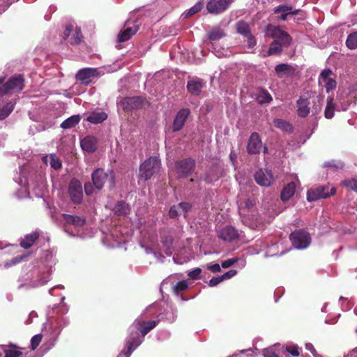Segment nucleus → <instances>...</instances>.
I'll use <instances>...</instances> for the list:
<instances>
[{"label":"nucleus","mask_w":357,"mask_h":357,"mask_svg":"<svg viewBox=\"0 0 357 357\" xmlns=\"http://www.w3.org/2000/svg\"><path fill=\"white\" fill-rule=\"evenodd\" d=\"M239 211L240 215H241L242 218L243 223L249 227L250 228L253 229L255 227V225L248 221V219L244 213V209L243 208V206H239Z\"/></svg>","instance_id":"obj_47"},{"label":"nucleus","mask_w":357,"mask_h":357,"mask_svg":"<svg viewBox=\"0 0 357 357\" xmlns=\"http://www.w3.org/2000/svg\"><path fill=\"white\" fill-rule=\"evenodd\" d=\"M130 24L131 22L129 20L126 22L124 29L118 36L119 42L122 43L128 40L138 31V25L133 24L131 26Z\"/></svg>","instance_id":"obj_18"},{"label":"nucleus","mask_w":357,"mask_h":357,"mask_svg":"<svg viewBox=\"0 0 357 357\" xmlns=\"http://www.w3.org/2000/svg\"><path fill=\"white\" fill-rule=\"evenodd\" d=\"M290 240L294 248L303 250L307 248L311 243L309 233L303 230H296L290 235Z\"/></svg>","instance_id":"obj_6"},{"label":"nucleus","mask_w":357,"mask_h":357,"mask_svg":"<svg viewBox=\"0 0 357 357\" xmlns=\"http://www.w3.org/2000/svg\"><path fill=\"white\" fill-rule=\"evenodd\" d=\"M102 75V73H101L98 68H85L80 69L77 72L76 78L82 84L87 85L100 77Z\"/></svg>","instance_id":"obj_8"},{"label":"nucleus","mask_w":357,"mask_h":357,"mask_svg":"<svg viewBox=\"0 0 357 357\" xmlns=\"http://www.w3.org/2000/svg\"><path fill=\"white\" fill-rule=\"evenodd\" d=\"M215 54L218 57L227 56L228 55V51L227 50H223L222 51L217 50L215 48L214 49Z\"/></svg>","instance_id":"obj_62"},{"label":"nucleus","mask_w":357,"mask_h":357,"mask_svg":"<svg viewBox=\"0 0 357 357\" xmlns=\"http://www.w3.org/2000/svg\"><path fill=\"white\" fill-rule=\"evenodd\" d=\"M328 186H320L316 188L310 189L307 193V199L309 202L316 201L319 199L326 198L335 193V189L331 188L330 192Z\"/></svg>","instance_id":"obj_11"},{"label":"nucleus","mask_w":357,"mask_h":357,"mask_svg":"<svg viewBox=\"0 0 357 357\" xmlns=\"http://www.w3.org/2000/svg\"><path fill=\"white\" fill-rule=\"evenodd\" d=\"M42 338H43V337H42V335H40V334H37L31 338V349L33 350L36 349L38 347L39 344L41 342Z\"/></svg>","instance_id":"obj_49"},{"label":"nucleus","mask_w":357,"mask_h":357,"mask_svg":"<svg viewBox=\"0 0 357 357\" xmlns=\"http://www.w3.org/2000/svg\"><path fill=\"white\" fill-rule=\"evenodd\" d=\"M274 13H281L280 19L282 21H285L287 19V16L289 15H296L300 12L299 9L293 10V7L289 4H282L276 6L274 10Z\"/></svg>","instance_id":"obj_21"},{"label":"nucleus","mask_w":357,"mask_h":357,"mask_svg":"<svg viewBox=\"0 0 357 357\" xmlns=\"http://www.w3.org/2000/svg\"><path fill=\"white\" fill-rule=\"evenodd\" d=\"M195 169V161L190 158L178 161L176 164V172L180 177H186Z\"/></svg>","instance_id":"obj_15"},{"label":"nucleus","mask_w":357,"mask_h":357,"mask_svg":"<svg viewBox=\"0 0 357 357\" xmlns=\"http://www.w3.org/2000/svg\"><path fill=\"white\" fill-rule=\"evenodd\" d=\"M62 218L66 224V231H68L71 227L75 228V232H72V236H77L83 238L91 236V234L85 232L86 220L84 218L65 213L62 214Z\"/></svg>","instance_id":"obj_2"},{"label":"nucleus","mask_w":357,"mask_h":357,"mask_svg":"<svg viewBox=\"0 0 357 357\" xmlns=\"http://www.w3.org/2000/svg\"><path fill=\"white\" fill-rule=\"evenodd\" d=\"M190 114V111L188 109H181L178 112L173 123V130L178 131L184 126V123Z\"/></svg>","instance_id":"obj_22"},{"label":"nucleus","mask_w":357,"mask_h":357,"mask_svg":"<svg viewBox=\"0 0 357 357\" xmlns=\"http://www.w3.org/2000/svg\"><path fill=\"white\" fill-rule=\"evenodd\" d=\"M160 168V161L157 157H150L139 167V178L145 181L151 178L158 173Z\"/></svg>","instance_id":"obj_3"},{"label":"nucleus","mask_w":357,"mask_h":357,"mask_svg":"<svg viewBox=\"0 0 357 357\" xmlns=\"http://www.w3.org/2000/svg\"><path fill=\"white\" fill-rule=\"evenodd\" d=\"M143 100L140 97H130L125 98L123 104L126 109H134L142 105Z\"/></svg>","instance_id":"obj_30"},{"label":"nucleus","mask_w":357,"mask_h":357,"mask_svg":"<svg viewBox=\"0 0 357 357\" xmlns=\"http://www.w3.org/2000/svg\"><path fill=\"white\" fill-rule=\"evenodd\" d=\"M114 213L118 215L127 214L130 211V208L124 202H118L114 208Z\"/></svg>","instance_id":"obj_39"},{"label":"nucleus","mask_w":357,"mask_h":357,"mask_svg":"<svg viewBox=\"0 0 357 357\" xmlns=\"http://www.w3.org/2000/svg\"><path fill=\"white\" fill-rule=\"evenodd\" d=\"M237 273V271L236 270H230L227 272H226L225 273H224L223 275H221L223 281L225 280H228V279H230L231 278H233L234 276H235Z\"/></svg>","instance_id":"obj_54"},{"label":"nucleus","mask_w":357,"mask_h":357,"mask_svg":"<svg viewBox=\"0 0 357 357\" xmlns=\"http://www.w3.org/2000/svg\"><path fill=\"white\" fill-rule=\"evenodd\" d=\"M264 357H279L272 350H269V349L264 351Z\"/></svg>","instance_id":"obj_63"},{"label":"nucleus","mask_w":357,"mask_h":357,"mask_svg":"<svg viewBox=\"0 0 357 357\" xmlns=\"http://www.w3.org/2000/svg\"><path fill=\"white\" fill-rule=\"evenodd\" d=\"M262 149V142L259 135L257 132L251 134L248 140L247 149L249 153L257 154L259 153Z\"/></svg>","instance_id":"obj_19"},{"label":"nucleus","mask_w":357,"mask_h":357,"mask_svg":"<svg viewBox=\"0 0 357 357\" xmlns=\"http://www.w3.org/2000/svg\"><path fill=\"white\" fill-rule=\"evenodd\" d=\"M296 190L295 183L294 182L287 184L281 192V199L283 201L289 200L294 194Z\"/></svg>","instance_id":"obj_34"},{"label":"nucleus","mask_w":357,"mask_h":357,"mask_svg":"<svg viewBox=\"0 0 357 357\" xmlns=\"http://www.w3.org/2000/svg\"><path fill=\"white\" fill-rule=\"evenodd\" d=\"M204 6L203 0L198 1L195 6L191 7L185 13V17H190L198 12H199Z\"/></svg>","instance_id":"obj_45"},{"label":"nucleus","mask_w":357,"mask_h":357,"mask_svg":"<svg viewBox=\"0 0 357 357\" xmlns=\"http://www.w3.org/2000/svg\"><path fill=\"white\" fill-rule=\"evenodd\" d=\"M286 351L293 356H298L300 354L298 346L292 345L286 348Z\"/></svg>","instance_id":"obj_52"},{"label":"nucleus","mask_w":357,"mask_h":357,"mask_svg":"<svg viewBox=\"0 0 357 357\" xmlns=\"http://www.w3.org/2000/svg\"><path fill=\"white\" fill-rule=\"evenodd\" d=\"M256 182L261 185L270 186L273 181V177L271 171L268 169H259L255 175Z\"/></svg>","instance_id":"obj_17"},{"label":"nucleus","mask_w":357,"mask_h":357,"mask_svg":"<svg viewBox=\"0 0 357 357\" xmlns=\"http://www.w3.org/2000/svg\"><path fill=\"white\" fill-rule=\"evenodd\" d=\"M97 139L93 136H87L82 139L80 144L84 151L93 153L97 149Z\"/></svg>","instance_id":"obj_25"},{"label":"nucleus","mask_w":357,"mask_h":357,"mask_svg":"<svg viewBox=\"0 0 357 357\" xmlns=\"http://www.w3.org/2000/svg\"><path fill=\"white\" fill-rule=\"evenodd\" d=\"M208 36L210 40L215 41L224 37L225 33L221 29L215 27L208 32Z\"/></svg>","instance_id":"obj_38"},{"label":"nucleus","mask_w":357,"mask_h":357,"mask_svg":"<svg viewBox=\"0 0 357 357\" xmlns=\"http://www.w3.org/2000/svg\"><path fill=\"white\" fill-rule=\"evenodd\" d=\"M257 100L259 103H266L271 102L272 97L268 92L261 90L258 93Z\"/></svg>","instance_id":"obj_43"},{"label":"nucleus","mask_w":357,"mask_h":357,"mask_svg":"<svg viewBox=\"0 0 357 357\" xmlns=\"http://www.w3.org/2000/svg\"><path fill=\"white\" fill-rule=\"evenodd\" d=\"M188 287V283L185 280L179 281L174 287V291L176 294H178L181 291L187 289Z\"/></svg>","instance_id":"obj_46"},{"label":"nucleus","mask_w":357,"mask_h":357,"mask_svg":"<svg viewBox=\"0 0 357 357\" xmlns=\"http://www.w3.org/2000/svg\"><path fill=\"white\" fill-rule=\"evenodd\" d=\"M327 101L328 102L325 109V116L326 119H331L334 116V111L336 109V106L335 107L332 98H328Z\"/></svg>","instance_id":"obj_42"},{"label":"nucleus","mask_w":357,"mask_h":357,"mask_svg":"<svg viewBox=\"0 0 357 357\" xmlns=\"http://www.w3.org/2000/svg\"><path fill=\"white\" fill-rule=\"evenodd\" d=\"M222 281H223V280L221 276L213 278L212 279H211L209 280L208 285L210 287H215L216 285H218Z\"/></svg>","instance_id":"obj_55"},{"label":"nucleus","mask_w":357,"mask_h":357,"mask_svg":"<svg viewBox=\"0 0 357 357\" xmlns=\"http://www.w3.org/2000/svg\"><path fill=\"white\" fill-rule=\"evenodd\" d=\"M68 192L72 202L74 204H80L83 199L82 185L79 181L73 179L68 188Z\"/></svg>","instance_id":"obj_13"},{"label":"nucleus","mask_w":357,"mask_h":357,"mask_svg":"<svg viewBox=\"0 0 357 357\" xmlns=\"http://www.w3.org/2000/svg\"><path fill=\"white\" fill-rule=\"evenodd\" d=\"M158 322L155 321H143L136 319L130 327V333L132 331L138 333L137 331H140L142 337L139 336V337L143 340L144 337L153 329L156 326Z\"/></svg>","instance_id":"obj_12"},{"label":"nucleus","mask_w":357,"mask_h":357,"mask_svg":"<svg viewBox=\"0 0 357 357\" xmlns=\"http://www.w3.org/2000/svg\"><path fill=\"white\" fill-rule=\"evenodd\" d=\"M117 231H119V229L116 228L112 234H107L102 239L104 244L107 247L111 248L119 246L121 242L123 241L124 240L122 238L121 236L114 234V232L116 233Z\"/></svg>","instance_id":"obj_24"},{"label":"nucleus","mask_w":357,"mask_h":357,"mask_svg":"<svg viewBox=\"0 0 357 357\" xmlns=\"http://www.w3.org/2000/svg\"><path fill=\"white\" fill-rule=\"evenodd\" d=\"M275 73L280 77L290 76L294 73L295 69L292 66L287 63L277 65L275 68Z\"/></svg>","instance_id":"obj_29"},{"label":"nucleus","mask_w":357,"mask_h":357,"mask_svg":"<svg viewBox=\"0 0 357 357\" xmlns=\"http://www.w3.org/2000/svg\"><path fill=\"white\" fill-rule=\"evenodd\" d=\"M204 83L199 79L190 80L187 85L188 91L195 95H198L201 92Z\"/></svg>","instance_id":"obj_32"},{"label":"nucleus","mask_w":357,"mask_h":357,"mask_svg":"<svg viewBox=\"0 0 357 357\" xmlns=\"http://www.w3.org/2000/svg\"><path fill=\"white\" fill-rule=\"evenodd\" d=\"M236 28L237 31L241 35L244 36V37L250 36V30L247 23L244 22H239L236 25Z\"/></svg>","instance_id":"obj_44"},{"label":"nucleus","mask_w":357,"mask_h":357,"mask_svg":"<svg viewBox=\"0 0 357 357\" xmlns=\"http://www.w3.org/2000/svg\"><path fill=\"white\" fill-rule=\"evenodd\" d=\"M238 261V258H231L229 259H227L222 263V267L224 268H227L232 265H234L235 263Z\"/></svg>","instance_id":"obj_53"},{"label":"nucleus","mask_w":357,"mask_h":357,"mask_svg":"<svg viewBox=\"0 0 357 357\" xmlns=\"http://www.w3.org/2000/svg\"><path fill=\"white\" fill-rule=\"evenodd\" d=\"M191 206L188 202H181L178 205L172 206L169 211V215L171 218H175L177 216L185 213L190 209Z\"/></svg>","instance_id":"obj_23"},{"label":"nucleus","mask_w":357,"mask_h":357,"mask_svg":"<svg viewBox=\"0 0 357 357\" xmlns=\"http://www.w3.org/2000/svg\"><path fill=\"white\" fill-rule=\"evenodd\" d=\"M219 177V175L218 173L213 172V171H211L209 174H206V176L204 178V180L208 183H212L214 181H216Z\"/></svg>","instance_id":"obj_50"},{"label":"nucleus","mask_w":357,"mask_h":357,"mask_svg":"<svg viewBox=\"0 0 357 357\" xmlns=\"http://www.w3.org/2000/svg\"><path fill=\"white\" fill-rule=\"evenodd\" d=\"M22 258H23V257H17L13 258L12 259L11 262H6L5 264V267L8 268L13 264H16L19 263L22 259Z\"/></svg>","instance_id":"obj_59"},{"label":"nucleus","mask_w":357,"mask_h":357,"mask_svg":"<svg viewBox=\"0 0 357 357\" xmlns=\"http://www.w3.org/2000/svg\"><path fill=\"white\" fill-rule=\"evenodd\" d=\"M22 349L14 344L0 345V357H20Z\"/></svg>","instance_id":"obj_20"},{"label":"nucleus","mask_w":357,"mask_h":357,"mask_svg":"<svg viewBox=\"0 0 357 357\" xmlns=\"http://www.w3.org/2000/svg\"><path fill=\"white\" fill-rule=\"evenodd\" d=\"M79 115H73L65 120L61 127L63 129H68L75 127L80 121Z\"/></svg>","instance_id":"obj_36"},{"label":"nucleus","mask_w":357,"mask_h":357,"mask_svg":"<svg viewBox=\"0 0 357 357\" xmlns=\"http://www.w3.org/2000/svg\"><path fill=\"white\" fill-rule=\"evenodd\" d=\"M43 160L46 165L50 164L51 167L55 170H58L61 168V161L54 154H50L44 156L43 158Z\"/></svg>","instance_id":"obj_31"},{"label":"nucleus","mask_w":357,"mask_h":357,"mask_svg":"<svg viewBox=\"0 0 357 357\" xmlns=\"http://www.w3.org/2000/svg\"><path fill=\"white\" fill-rule=\"evenodd\" d=\"M346 45L349 50L357 48V31L352 32L347 36Z\"/></svg>","instance_id":"obj_40"},{"label":"nucleus","mask_w":357,"mask_h":357,"mask_svg":"<svg viewBox=\"0 0 357 357\" xmlns=\"http://www.w3.org/2000/svg\"><path fill=\"white\" fill-rule=\"evenodd\" d=\"M38 237V234L37 232H32L31 234H27L24 238L22 239L20 245L24 248H29Z\"/></svg>","instance_id":"obj_35"},{"label":"nucleus","mask_w":357,"mask_h":357,"mask_svg":"<svg viewBox=\"0 0 357 357\" xmlns=\"http://www.w3.org/2000/svg\"><path fill=\"white\" fill-rule=\"evenodd\" d=\"M265 32L267 36L274 38V40H278L284 46H289L291 43L292 38L290 35L278 26L269 24Z\"/></svg>","instance_id":"obj_4"},{"label":"nucleus","mask_w":357,"mask_h":357,"mask_svg":"<svg viewBox=\"0 0 357 357\" xmlns=\"http://www.w3.org/2000/svg\"><path fill=\"white\" fill-rule=\"evenodd\" d=\"M344 357H357V347L350 351Z\"/></svg>","instance_id":"obj_64"},{"label":"nucleus","mask_w":357,"mask_h":357,"mask_svg":"<svg viewBox=\"0 0 357 357\" xmlns=\"http://www.w3.org/2000/svg\"><path fill=\"white\" fill-rule=\"evenodd\" d=\"M91 176L93 185L98 190H101L107 181H109L110 188L114 185V174L112 171L106 173L103 169H98L93 172Z\"/></svg>","instance_id":"obj_5"},{"label":"nucleus","mask_w":357,"mask_h":357,"mask_svg":"<svg viewBox=\"0 0 357 357\" xmlns=\"http://www.w3.org/2000/svg\"><path fill=\"white\" fill-rule=\"evenodd\" d=\"M245 38H247L248 45L250 47H253L256 45L255 39L254 38L251 33L250 34V36H245Z\"/></svg>","instance_id":"obj_60"},{"label":"nucleus","mask_w":357,"mask_h":357,"mask_svg":"<svg viewBox=\"0 0 357 357\" xmlns=\"http://www.w3.org/2000/svg\"><path fill=\"white\" fill-rule=\"evenodd\" d=\"M343 184L349 189L357 191V179L351 178L343 181Z\"/></svg>","instance_id":"obj_48"},{"label":"nucleus","mask_w":357,"mask_h":357,"mask_svg":"<svg viewBox=\"0 0 357 357\" xmlns=\"http://www.w3.org/2000/svg\"><path fill=\"white\" fill-rule=\"evenodd\" d=\"M85 192L87 195H91L93 192V185L90 183H86L84 185Z\"/></svg>","instance_id":"obj_61"},{"label":"nucleus","mask_w":357,"mask_h":357,"mask_svg":"<svg viewBox=\"0 0 357 357\" xmlns=\"http://www.w3.org/2000/svg\"><path fill=\"white\" fill-rule=\"evenodd\" d=\"M234 0H209L206 9L211 14H220L226 10Z\"/></svg>","instance_id":"obj_14"},{"label":"nucleus","mask_w":357,"mask_h":357,"mask_svg":"<svg viewBox=\"0 0 357 357\" xmlns=\"http://www.w3.org/2000/svg\"><path fill=\"white\" fill-rule=\"evenodd\" d=\"M72 35L70 38L71 43L77 44L81 41L82 33L80 28H79L75 22L70 23L63 32V38L66 39Z\"/></svg>","instance_id":"obj_16"},{"label":"nucleus","mask_w":357,"mask_h":357,"mask_svg":"<svg viewBox=\"0 0 357 357\" xmlns=\"http://www.w3.org/2000/svg\"><path fill=\"white\" fill-rule=\"evenodd\" d=\"M50 280V275L45 274L38 281L37 286H42L46 284Z\"/></svg>","instance_id":"obj_56"},{"label":"nucleus","mask_w":357,"mask_h":357,"mask_svg":"<svg viewBox=\"0 0 357 357\" xmlns=\"http://www.w3.org/2000/svg\"><path fill=\"white\" fill-rule=\"evenodd\" d=\"M218 236L227 241H231L238 236L236 230L232 227H226L218 231Z\"/></svg>","instance_id":"obj_26"},{"label":"nucleus","mask_w":357,"mask_h":357,"mask_svg":"<svg viewBox=\"0 0 357 357\" xmlns=\"http://www.w3.org/2000/svg\"><path fill=\"white\" fill-rule=\"evenodd\" d=\"M173 241L172 236L167 234L162 237V246L158 243H152L150 246L142 244L141 246L144 249L146 254H153L158 261L163 262L165 257L162 255V251H163L167 256H171L174 250Z\"/></svg>","instance_id":"obj_1"},{"label":"nucleus","mask_w":357,"mask_h":357,"mask_svg":"<svg viewBox=\"0 0 357 357\" xmlns=\"http://www.w3.org/2000/svg\"><path fill=\"white\" fill-rule=\"evenodd\" d=\"M0 94H6L10 91H20L24 88V79L21 75L13 77L5 84L1 85Z\"/></svg>","instance_id":"obj_10"},{"label":"nucleus","mask_w":357,"mask_h":357,"mask_svg":"<svg viewBox=\"0 0 357 357\" xmlns=\"http://www.w3.org/2000/svg\"><path fill=\"white\" fill-rule=\"evenodd\" d=\"M310 102L308 99L300 98L297 100V112L300 117H306L310 113Z\"/></svg>","instance_id":"obj_27"},{"label":"nucleus","mask_w":357,"mask_h":357,"mask_svg":"<svg viewBox=\"0 0 357 357\" xmlns=\"http://www.w3.org/2000/svg\"><path fill=\"white\" fill-rule=\"evenodd\" d=\"M319 85L320 87L324 88L328 93L335 89L337 83L332 70L325 69L321 73L319 77Z\"/></svg>","instance_id":"obj_7"},{"label":"nucleus","mask_w":357,"mask_h":357,"mask_svg":"<svg viewBox=\"0 0 357 357\" xmlns=\"http://www.w3.org/2000/svg\"><path fill=\"white\" fill-rule=\"evenodd\" d=\"M107 118V114L100 110H96L91 112L86 119L91 123L98 124L103 122Z\"/></svg>","instance_id":"obj_28"},{"label":"nucleus","mask_w":357,"mask_h":357,"mask_svg":"<svg viewBox=\"0 0 357 357\" xmlns=\"http://www.w3.org/2000/svg\"><path fill=\"white\" fill-rule=\"evenodd\" d=\"M142 342V340L139 339V334L137 332L130 333L129 336L126 339V347L121 351L118 357H129Z\"/></svg>","instance_id":"obj_9"},{"label":"nucleus","mask_w":357,"mask_h":357,"mask_svg":"<svg viewBox=\"0 0 357 357\" xmlns=\"http://www.w3.org/2000/svg\"><path fill=\"white\" fill-rule=\"evenodd\" d=\"M287 47L280 43L278 40H273L270 45L267 54L268 55L279 54L282 52V49Z\"/></svg>","instance_id":"obj_37"},{"label":"nucleus","mask_w":357,"mask_h":357,"mask_svg":"<svg viewBox=\"0 0 357 357\" xmlns=\"http://www.w3.org/2000/svg\"><path fill=\"white\" fill-rule=\"evenodd\" d=\"M202 273V269L200 268H196L192 271H189L188 275L192 280H198L200 278Z\"/></svg>","instance_id":"obj_51"},{"label":"nucleus","mask_w":357,"mask_h":357,"mask_svg":"<svg viewBox=\"0 0 357 357\" xmlns=\"http://www.w3.org/2000/svg\"><path fill=\"white\" fill-rule=\"evenodd\" d=\"M349 106V103L348 101H344L341 102L340 105H336L337 111H346L347 110Z\"/></svg>","instance_id":"obj_58"},{"label":"nucleus","mask_w":357,"mask_h":357,"mask_svg":"<svg viewBox=\"0 0 357 357\" xmlns=\"http://www.w3.org/2000/svg\"><path fill=\"white\" fill-rule=\"evenodd\" d=\"M15 105V100H10L0 108V121L6 119L12 113Z\"/></svg>","instance_id":"obj_33"},{"label":"nucleus","mask_w":357,"mask_h":357,"mask_svg":"<svg viewBox=\"0 0 357 357\" xmlns=\"http://www.w3.org/2000/svg\"><path fill=\"white\" fill-rule=\"evenodd\" d=\"M273 123L276 128L284 132H291L292 130L291 125L282 119H275L274 120Z\"/></svg>","instance_id":"obj_41"},{"label":"nucleus","mask_w":357,"mask_h":357,"mask_svg":"<svg viewBox=\"0 0 357 357\" xmlns=\"http://www.w3.org/2000/svg\"><path fill=\"white\" fill-rule=\"evenodd\" d=\"M206 268L213 273H218L221 271L220 266L218 264H207Z\"/></svg>","instance_id":"obj_57"}]
</instances>
